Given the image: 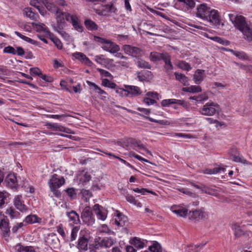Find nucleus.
Here are the masks:
<instances>
[{
	"mask_svg": "<svg viewBox=\"0 0 252 252\" xmlns=\"http://www.w3.org/2000/svg\"><path fill=\"white\" fill-rule=\"evenodd\" d=\"M56 23L54 28L64 39L68 42L72 41V37L63 29L66 24L65 21H70V14L62 11L60 9L55 14Z\"/></svg>",
	"mask_w": 252,
	"mask_h": 252,
	"instance_id": "f257e3e1",
	"label": "nucleus"
},
{
	"mask_svg": "<svg viewBox=\"0 0 252 252\" xmlns=\"http://www.w3.org/2000/svg\"><path fill=\"white\" fill-rule=\"evenodd\" d=\"M230 20L236 29L240 31L248 41L252 40V29L248 24L246 18L236 14H229Z\"/></svg>",
	"mask_w": 252,
	"mask_h": 252,
	"instance_id": "f03ea898",
	"label": "nucleus"
},
{
	"mask_svg": "<svg viewBox=\"0 0 252 252\" xmlns=\"http://www.w3.org/2000/svg\"><path fill=\"white\" fill-rule=\"evenodd\" d=\"M150 58L152 61L155 62L163 60L164 63L163 66L164 70L167 75H170L171 72L174 69V67L171 62V56L169 53L167 52H151Z\"/></svg>",
	"mask_w": 252,
	"mask_h": 252,
	"instance_id": "7ed1b4c3",
	"label": "nucleus"
},
{
	"mask_svg": "<svg viewBox=\"0 0 252 252\" xmlns=\"http://www.w3.org/2000/svg\"><path fill=\"white\" fill-rule=\"evenodd\" d=\"M93 38L94 41L101 45L102 49L105 51L114 54L120 50L119 46L110 40L96 35H94Z\"/></svg>",
	"mask_w": 252,
	"mask_h": 252,
	"instance_id": "20e7f679",
	"label": "nucleus"
},
{
	"mask_svg": "<svg viewBox=\"0 0 252 252\" xmlns=\"http://www.w3.org/2000/svg\"><path fill=\"white\" fill-rule=\"evenodd\" d=\"M125 89L120 88L116 90V92L121 94L123 96L132 97L140 95L142 91L137 86L132 85H124Z\"/></svg>",
	"mask_w": 252,
	"mask_h": 252,
	"instance_id": "39448f33",
	"label": "nucleus"
},
{
	"mask_svg": "<svg viewBox=\"0 0 252 252\" xmlns=\"http://www.w3.org/2000/svg\"><path fill=\"white\" fill-rule=\"evenodd\" d=\"M219 104L213 102H209L200 109L199 112L203 115L213 116L219 111Z\"/></svg>",
	"mask_w": 252,
	"mask_h": 252,
	"instance_id": "423d86ee",
	"label": "nucleus"
},
{
	"mask_svg": "<svg viewBox=\"0 0 252 252\" xmlns=\"http://www.w3.org/2000/svg\"><path fill=\"white\" fill-rule=\"evenodd\" d=\"M205 21L209 22L213 26H220L221 24V17L218 11L211 8Z\"/></svg>",
	"mask_w": 252,
	"mask_h": 252,
	"instance_id": "0eeeda50",
	"label": "nucleus"
},
{
	"mask_svg": "<svg viewBox=\"0 0 252 252\" xmlns=\"http://www.w3.org/2000/svg\"><path fill=\"white\" fill-rule=\"evenodd\" d=\"M58 177L57 174H54L48 181L49 186L52 191H56V189L60 188L65 183L63 178H59Z\"/></svg>",
	"mask_w": 252,
	"mask_h": 252,
	"instance_id": "6e6552de",
	"label": "nucleus"
},
{
	"mask_svg": "<svg viewBox=\"0 0 252 252\" xmlns=\"http://www.w3.org/2000/svg\"><path fill=\"white\" fill-rule=\"evenodd\" d=\"M207 216V213L205 211L203 208L198 210H194L189 211V219L198 221L205 219Z\"/></svg>",
	"mask_w": 252,
	"mask_h": 252,
	"instance_id": "1a4fd4ad",
	"label": "nucleus"
},
{
	"mask_svg": "<svg viewBox=\"0 0 252 252\" xmlns=\"http://www.w3.org/2000/svg\"><path fill=\"white\" fill-rule=\"evenodd\" d=\"M94 60L97 63L104 66L108 69L115 66V65L113 63V60L106 58L103 55L95 56L94 58Z\"/></svg>",
	"mask_w": 252,
	"mask_h": 252,
	"instance_id": "9d476101",
	"label": "nucleus"
},
{
	"mask_svg": "<svg viewBox=\"0 0 252 252\" xmlns=\"http://www.w3.org/2000/svg\"><path fill=\"white\" fill-rule=\"evenodd\" d=\"M122 49L126 54L133 57L137 58L142 55V50L136 47L125 45L123 46Z\"/></svg>",
	"mask_w": 252,
	"mask_h": 252,
	"instance_id": "9b49d317",
	"label": "nucleus"
},
{
	"mask_svg": "<svg viewBox=\"0 0 252 252\" xmlns=\"http://www.w3.org/2000/svg\"><path fill=\"white\" fill-rule=\"evenodd\" d=\"M91 179L90 173L85 170L80 171L78 172L76 176V181L79 185L85 186Z\"/></svg>",
	"mask_w": 252,
	"mask_h": 252,
	"instance_id": "f8f14e48",
	"label": "nucleus"
},
{
	"mask_svg": "<svg viewBox=\"0 0 252 252\" xmlns=\"http://www.w3.org/2000/svg\"><path fill=\"white\" fill-rule=\"evenodd\" d=\"M82 219L84 223L88 225H92L94 223L95 220L89 207H85L82 215Z\"/></svg>",
	"mask_w": 252,
	"mask_h": 252,
	"instance_id": "ddd939ff",
	"label": "nucleus"
},
{
	"mask_svg": "<svg viewBox=\"0 0 252 252\" xmlns=\"http://www.w3.org/2000/svg\"><path fill=\"white\" fill-rule=\"evenodd\" d=\"M88 240L84 236L80 237L78 241L77 248L80 252H96L94 249H88Z\"/></svg>",
	"mask_w": 252,
	"mask_h": 252,
	"instance_id": "4468645a",
	"label": "nucleus"
},
{
	"mask_svg": "<svg viewBox=\"0 0 252 252\" xmlns=\"http://www.w3.org/2000/svg\"><path fill=\"white\" fill-rule=\"evenodd\" d=\"M211 9L206 4H200L197 7L196 16L205 21L206 19L207 18V15L209 14Z\"/></svg>",
	"mask_w": 252,
	"mask_h": 252,
	"instance_id": "2eb2a0df",
	"label": "nucleus"
},
{
	"mask_svg": "<svg viewBox=\"0 0 252 252\" xmlns=\"http://www.w3.org/2000/svg\"><path fill=\"white\" fill-rule=\"evenodd\" d=\"M13 203L17 209L21 212H26L28 210L27 207L24 204L22 196L21 195L15 196Z\"/></svg>",
	"mask_w": 252,
	"mask_h": 252,
	"instance_id": "dca6fc26",
	"label": "nucleus"
},
{
	"mask_svg": "<svg viewBox=\"0 0 252 252\" xmlns=\"http://www.w3.org/2000/svg\"><path fill=\"white\" fill-rule=\"evenodd\" d=\"M4 182L6 185L11 189H15L17 186V181L15 175L13 174H8L5 178Z\"/></svg>",
	"mask_w": 252,
	"mask_h": 252,
	"instance_id": "f3484780",
	"label": "nucleus"
},
{
	"mask_svg": "<svg viewBox=\"0 0 252 252\" xmlns=\"http://www.w3.org/2000/svg\"><path fill=\"white\" fill-rule=\"evenodd\" d=\"M73 57L75 59L80 61L82 63L88 65L92 66L93 63L83 53L81 52H76L73 54Z\"/></svg>",
	"mask_w": 252,
	"mask_h": 252,
	"instance_id": "a211bd4d",
	"label": "nucleus"
},
{
	"mask_svg": "<svg viewBox=\"0 0 252 252\" xmlns=\"http://www.w3.org/2000/svg\"><path fill=\"white\" fill-rule=\"evenodd\" d=\"M66 215L68 218L69 221L70 222L69 225L79 224L80 223L79 216L76 212L71 211L67 213Z\"/></svg>",
	"mask_w": 252,
	"mask_h": 252,
	"instance_id": "6ab92c4d",
	"label": "nucleus"
},
{
	"mask_svg": "<svg viewBox=\"0 0 252 252\" xmlns=\"http://www.w3.org/2000/svg\"><path fill=\"white\" fill-rule=\"evenodd\" d=\"M127 218L119 212H117L116 218L115 219V223L118 226L122 227L125 225L127 222Z\"/></svg>",
	"mask_w": 252,
	"mask_h": 252,
	"instance_id": "aec40b11",
	"label": "nucleus"
},
{
	"mask_svg": "<svg viewBox=\"0 0 252 252\" xmlns=\"http://www.w3.org/2000/svg\"><path fill=\"white\" fill-rule=\"evenodd\" d=\"M94 210L98 219L103 221L106 220L107 217L106 211L101 209L100 206L98 204H96L94 205Z\"/></svg>",
	"mask_w": 252,
	"mask_h": 252,
	"instance_id": "412c9836",
	"label": "nucleus"
},
{
	"mask_svg": "<svg viewBox=\"0 0 252 252\" xmlns=\"http://www.w3.org/2000/svg\"><path fill=\"white\" fill-rule=\"evenodd\" d=\"M171 210L173 213L181 217H186L188 214L187 209L180 206H172Z\"/></svg>",
	"mask_w": 252,
	"mask_h": 252,
	"instance_id": "4be33fe9",
	"label": "nucleus"
},
{
	"mask_svg": "<svg viewBox=\"0 0 252 252\" xmlns=\"http://www.w3.org/2000/svg\"><path fill=\"white\" fill-rule=\"evenodd\" d=\"M74 29L79 32H82L83 30V27L79 22V19L76 15H70V21Z\"/></svg>",
	"mask_w": 252,
	"mask_h": 252,
	"instance_id": "5701e85b",
	"label": "nucleus"
},
{
	"mask_svg": "<svg viewBox=\"0 0 252 252\" xmlns=\"http://www.w3.org/2000/svg\"><path fill=\"white\" fill-rule=\"evenodd\" d=\"M46 241L51 246L55 248L59 242V240L56 234L52 233L46 237Z\"/></svg>",
	"mask_w": 252,
	"mask_h": 252,
	"instance_id": "b1692460",
	"label": "nucleus"
},
{
	"mask_svg": "<svg viewBox=\"0 0 252 252\" xmlns=\"http://www.w3.org/2000/svg\"><path fill=\"white\" fill-rule=\"evenodd\" d=\"M41 0L47 9L54 14L60 9L53 2L50 1L49 0Z\"/></svg>",
	"mask_w": 252,
	"mask_h": 252,
	"instance_id": "393cba45",
	"label": "nucleus"
},
{
	"mask_svg": "<svg viewBox=\"0 0 252 252\" xmlns=\"http://www.w3.org/2000/svg\"><path fill=\"white\" fill-rule=\"evenodd\" d=\"M8 222L5 219H1L0 221V229L2 231L3 236L6 237L9 235L10 229Z\"/></svg>",
	"mask_w": 252,
	"mask_h": 252,
	"instance_id": "a878e982",
	"label": "nucleus"
},
{
	"mask_svg": "<svg viewBox=\"0 0 252 252\" xmlns=\"http://www.w3.org/2000/svg\"><path fill=\"white\" fill-rule=\"evenodd\" d=\"M204 77V70L197 69L194 74L193 80L196 84H199L203 80Z\"/></svg>",
	"mask_w": 252,
	"mask_h": 252,
	"instance_id": "bb28decb",
	"label": "nucleus"
},
{
	"mask_svg": "<svg viewBox=\"0 0 252 252\" xmlns=\"http://www.w3.org/2000/svg\"><path fill=\"white\" fill-rule=\"evenodd\" d=\"M42 220L35 215H30L27 216L24 221L28 224H32L35 223H40L41 222Z\"/></svg>",
	"mask_w": 252,
	"mask_h": 252,
	"instance_id": "cd10ccee",
	"label": "nucleus"
},
{
	"mask_svg": "<svg viewBox=\"0 0 252 252\" xmlns=\"http://www.w3.org/2000/svg\"><path fill=\"white\" fill-rule=\"evenodd\" d=\"M23 14L31 20H36L38 15L32 10L30 7L25 8L23 10Z\"/></svg>",
	"mask_w": 252,
	"mask_h": 252,
	"instance_id": "c85d7f7f",
	"label": "nucleus"
},
{
	"mask_svg": "<svg viewBox=\"0 0 252 252\" xmlns=\"http://www.w3.org/2000/svg\"><path fill=\"white\" fill-rule=\"evenodd\" d=\"M32 25L35 29V30L37 32H48L47 30V27L43 23H34L32 22L31 23Z\"/></svg>",
	"mask_w": 252,
	"mask_h": 252,
	"instance_id": "c756f323",
	"label": "nucleus"
},
{
	"mask_svg": "<svg viewBox=\"0 0 252 252\" xmlns=\"http://www.w3.org/2000/svg\"><path fill=\"white\" fill-rule=\"evenodd\" d=\"M146 241L141 240L136 237L134 238L131 241V245L139 249L143 248L146 246Z\"/></svg>",
	"mask_w": 252,
	"mask_h": 252,
	"instance_id": "7c9ffc66",
	"label": "nucleus"
},
{
	"mask_svg": "<svg viewBox=\"0 0 252 252\" xmlns=\"http://www.w3.org/2000/svg\"><path fill=\"white\" fill-rule=\"evenodd\" d=\"M87 83L90 87L93 89L94 91H95L99 94L103 96H104V95L107 94V93L104 91L102 90L100 88H99L97 85H96L94 83H93L89 81H87Z\"/></svg>",
	"mask_w": 252,
	"mask_h": 252,
	"instance_id": "2f4dec72",
	"label": "nucleus"
},
{
	"mask_svg": "<svg viewBox=\"0 0 252 252\" xmlns=\"http://www.w3.org/2000/svg\"><path fill=\"white\" fill-rule=\"evenodd\" d=\"M14 33L15 34H16L18 37H19L20 38H21L23 40H24L28 43H30L32 45H36V46L38 45V42L37 41H36L34 40H33L30 37H28L26 36L23 35L19 32H18L17 31H15L14 32Z\"/></svg>",
	"mask_w": 252,
	"mask_h": 252,
	"instance_id": "473e14b6",
	"label": "nucleus"
},
{
	"mask_svg": "<svg viewBox=\"0 0 252 252\" xmlns=\"http://www.w3.org/2000/svg\"><path fill=\"white\" fill-rule=\"evenodd\" d=\"M174 75L175 76L176 79L180 81L184 86L187 85L188 84L189 79L188 77L184 74L175 72Z\"/></svg>",
	"mask_w": 252,
	"mask_h": 252,
	"instance_id": "72a5a7b5",
	"label": "nucleus"
},
{
	"mask_svg": "<svg viewBox=\"0 0 252 252\" xmlns=\"http://www.w3.org/2000/svg\"><path fill=\"white\" fill-rule=\"evenodd\" d=\"M84 24L86 28L89 31L97 30L98 29V26L96 23L90 19L86 20Z\"/></svg>",
	"mask_w": 252,
	"mask_h": 252,
	"instance_id": "f704fd0d",
	"label": "nucleus"
},
{
	"mask_svg": "<svg viewBox=\"0 0 252 252\" xmlns=\"http://www.w3.org/2000/svg\"><path fill=\"white\" fill-rule=\"evenodd\" d=\"M139 115L140 116H143L145 119L148 120L151 122L158 123L160 125H169L171 124V123L170 122H169L168 121H167L166 120H157L156 119H154L153 118H152L148 117V116H144L140 114H139Z\"/></svg>",
	"mask_w": 252,
	"mask_h": 252,
	"instance_id": "c9c22d12",
	"label": "nucleus"
},
{
	"mask_svg": "<svg viewBox=\"0 0 252 252\" xmlns=\"http://www.w3.org/2000/svg\"><path fill=\"white\" fill-rule=\"evenodd\" d=\"M115 241L111 238H105L101 241L100 245L105 248H110L114 244Z\"/></svg>",
	"mask_w": 252,
	"mask_h": 252,
	"instance_id": "e433bc0d",
	"label": "nucleus"
},
{
	"mask_svg": "<svg viewBox=\"0 0 252 252\" xmlns=\"http://www.w3.org/2000/svg\"><path fill=\"white\" fill-rule=\"evenodd\" d=\"M175 64L177 67L183 70L189 71L191 69L190 65L184 61H178Z\"/></svg>",
	"mask_w": 252,
	"mask_h": 252,
	"instance_id": "4c0bfd02",
	"label": "nucleus"
},
{
	"mask_svg": "<svg viewBox=\"0 0 252 252\" xmlns=\"http://www.w3.org/2000/svg\"><path fill=\"white\" fill-rule=\"evenodd\" d=\"M183 91L192 93H199L201 91V88L198 86H191L189 87L183 88Z\"/></svg>",
	"mask_w": 252,
	"mask_h": 252,
	"instance_id": "58836bf2",
	"label": "nucleus"
},
{
	"mask_svg": "<svg viewBox=\"0 0 252 252\" xmlns=\"http://www.w3.org/2000/svg\"><path fill=\"white\" fill-rule=\"evenodd\" d=\"M8 196L9 193L7 192L0 191V208H2L7 203Z\"/></svg>",
	"mask_w": 252,
	"mask_h": 252,
	"instance_id": "ea45409f",
	"label": "nucleus"
},
{
	"mask_svg": "<svg viewBox=\"0 0 252 252\" xmlns=\"http://www.w3.org/2000/svg\"><path fill=\"white\" fill-rule=\"evenodd\" d=\"M16 252H35L34 248L32 247L20 245L16 247Z\"/></svg>",
	"mask_w": 252,
	"mask_h": 252,
	"instance_id": "a19ab883",
	"label": "nucleus"
},
{
	"mask_svg": "<svg viewBox=\"0 0 252 252\" xmlns=\"http://www.w3.org/2000/svg\"><path fill=\"white\" fill-rule=\"evenodd\" d=\"M230 52H231L234 56L237 57L240 59L241 60H248V57L246 55V54L242 51H234L233 50L230 49L229 50Z\"/></svg>",
	"mask_w": 252,
	"mask_h": 252,
	"instance_id": "79ce46f5",
	"label": "nucleus"
},
{
	"mask_svg": "<svg viewBox=\"0 0 252 252\" xmlns=\"http://www.w3.org/2000/svg\"><path fill=\"white\" fill-rule=\"evenodd\" d=\"M224 168L221 167H216L213 169H206L203 171L204 174H215L220 172L221 170L224 171Z\"/></svg>",
	"mask_w": 252,
	"mask_h": 252,
	"instance_id": "37998d69",
	"label": "nucleus"
},
{
	"mask_svg": "<svg viewBox=\"0 0 252 252\" xmlns=\"http://www.w3.org/2000/svg\"><path fill=\"white\" fill-rule=\"evenodd\" d=\"M149 250L151 252H161V247L159 243L156 242L153 244L149 247Z\"/></svg>",
	"mask_w": 252,
	"mask_h": 252,
	"instance_id": "c03bdc74",
	"label": "nucleus"
},
{
	"mask_svg": "<svg viewBox=\"0 0 252 252\" xmlns=\"http://www.w3.org/2000/svg\"><path fill=\"white\" fill-rule=\"evenodd\" d=\"M136 65L139 68L150 69L151 65L147 62L143 60H138L136 62Z\"/></svg>",
	"mask_w": 252,
	"mask_h": 252,
	"instance_id": "a18cd8bd",
	"label": "nucleus"
},
{
	"mask_svg": "<svg viewBox=\"0 0 252 252\" xmlns=\"http://www.w3.org/2000/svg\"><path fill=\"white\" fill-rule=\"evenodd\" d=\"M206 36L211 40L215 41L218 43H220L222 45H227L229 43V41L227 40H224L222 38L218 36L209 37L208 35Z\"/></svg>",
	"mask_w": 252,
	"mask_h": 252,
	"instance_id": "49530a36",
	"label": "nucleus"
},
{
	"mask_svg": "<svg viewBox=\"0 0 252 252\" xmlns=\"http://www.w3.org/2000/svg\"><path fill=\"white\" fill-rule=\"evenodd\" d=\"M203 246L201 245H191L189 246L186 249V252H198Z\"/></svg>",
	"mask_w": 252,
	"mask_h": 252,
	"instance_id": "de8ad7c7",
	"label": "nucleus"
},
{
	"mask_svg": "<svg viewBox=\"0 0 252 252\" xmlns=\"http://www.w3.org/2000/svg\"><path fill=\"white\" fill-rule=\"evenodd\" d=\"M102 85L105 87H107L111 89L115 88L116 85L113 82L110 81L107 79H102Z\"/></svg>",
	"mask_w": 252,
	"mask_h": 252,
	"instance_id": "09e8293b",
	"label": "nucleus"
},
{
	"mask_svg": "<svg viewBox=\"0 0 252 252\" xmlns=\"http://www.w3.org/2000/svg\"><path fill=\"white\" fill-rule=\"evenodd\" d=\"M151 74V72L149 71H142L137 74V78L140 81H144L147 79L145 75H149Z\"/></svg>",
	"mask_w": 252,
	"mask_h": 252,
	"instance_id": "8fccbe9b",
	"label": "nucleus"
},
{
	"mask_svg": "<svg viewBox=\"0 0 252 252\" xmlns=\"http://www.w3.org/2000/svg\"><path fill=\"white\" fill-rule=\"evenodd\" d=\"M133 191L135 192L140 193L142 195H145L146 192L150 193L152 194L155 195L156 193L151 190H147L146 189L142 188V189H139V188H135L133 189Z\"/></svg>",
	"mask_w": 252,
	"mask_h": 252,
	"instance_id": "3c124183",
	"label": "nucleus"
},
{
	"mask_svg": "<svg viewBox=\"0 0 252 252\" xmlns=\"http://www.w3.org/2000/svg\"><path fill=\"white\" fill-rule=\"evenodd\" d=\"M80 229V226L77 225L73 227L71 233V240L74 241L76 239L78 231Z\"/></svg>",
	"mask_w": 252,
	"mask_h": 252,
	"instance_id": "603ef678",
	"label": "nucleus"
},
{
	"mask_svg": "<svg viewBox=\"0 0 252 252\" xmlns=\"http://www.w3.org/2000/svg\"><path fill=\"white\" fill-rule=\"evenodd\" d=\"M57 131L63 132L66 133L74 134V132L70 129L64 127L63 126L60 125H58Z\"/></svg>",
	"mask_w": 252,
	"mask_h": 252,
	"instance_id": "864d4df0",
	"label": "nucleus"
},
{
	"mask_svg": "<svg viewBox=\"0 0 252 252\" xmlns=\"http://www.w3.org/2000/svg\"><path fill=\"white\" fill-rule=\"evenodd\" d=\"M135 147H137L139 150L144 151L146 153L151 155V153L144 146V145L141 144L140 142H136L134 144Z\"/></svg>",
	"mask_w": 252,
	"mask_h": 252,
	"instance_id": "5fc2aeb1",
	"label": "nucleus"
},
{
	"mask_svg": "<svg viewBox=\"0 0 252 252\" xmlns=\"http://www.w3.org/2000/svg\"><path fill=\"white\" fill-rule=\"evenodd\" d=\"M11 219L16 218L19 215L18 212L15 211L14 209L10 208L7 210L6 213Z\"/></svg>",
	"mask_w": 252,
	"mask_h": 252,
	"instance_id": "6e6d98bb",
	"label": "nucleus"
},
{
	"mask_svg": "<svg viewBox=\"0 0 252 252\" xmlns=\"http://www.w3.org/2000/svg\"><path fill=\"white\" fill-rule=\"evenodd\" d=\"M175 101L174 98L164 99L161 101V104L163 107H167L170 104H174Z\"/></svg>",
	"mask_w": 252,
	"mask_h": 252,
	"instance_id": "4d7b16f0",
	"label": "nucleus"
},
{
	"mask_svg": "<svg viewBox=\"0 0 252 252\" xmlns=\"http://www.w3.org/2000/svg\"><path fill=\"white\" fill-rule=\"evenodd\" d=\"M52 41L54 43L55 45L59 49H61L63 47V45L61 41L57 37H53L51 38Z\"/></svg>",
	"mask_w": 252,
	"mask_h": 252,
	"instance_id": "13d9d810",
	"label": "nucleus"
},
{
	"mask_svg": "<svg viewBox=\"0 0 252 252\" xmlns=\"http://www.w3.org/2000/svg\"><path fill=\"white\" fill-rule=\"evenodd\" d=\"M174 136H177L179 137H182L184 138H196L195 136H193L190 134H186L183 133H175L174 135Z\"/></svg>",
	"mask_w": 252,
	"mask_h": 252,
	"instance_id": "bf43d9fd",
	"label": "nucleus"
},
{
	"mask_svg": "<svg viewBox=\"0 0 252 252\" xmlns=\"http://www.w3.org/2000/svg\"><path fill=\"white\" fill-rule=\"evenodd\" d=\"M179 191L183 193L184 194H187L190 196L194 197L195 196V194L191 192L189 189L186 188H180L178 189Z\"/></svg>",
	"mask_w": 252,
	"mask_h": 252,
	"instance_id": "052dcab7",
	"label": "nucleus"
},
{
	"mask_svg": "<svg viewBox=\"0 0 252 252\" xmlns=\"http://www.w3.org/2000/svg\"><path fill=\"white\" fill-rule=\"evenodd\" d=\"M4 53L11 54L12 55H16L15 49L12 46H8L5 47L3 49Z\"/></svg>",
	"mask_w": 252,
	"mask_h": 252,
	"instance_id": "680f3d73",
	"label": "nucleus"
},
{
	"mask_svg": "<svg viewBox=\"0 0 252 252\" xmlns=\"http://www.w3.org/2000/svg\"><path fill=\"white\" fill-rule=\"evenodd\" d=\"M30 71L32 74L40 76L41 75L42 72L40 69L37 67H32L30 69Z\"/></svg>",
	"mask_w": 252,
	"mask_h": 252,
	"instance_id": "e2e57ef3",
	"label": "nucleus"
},
{
	"mask_svg": "<svg viewBox=\"0 0 252 252\" xmlns=\"http://www.w3.org/2000/svg\"><path fill=\"white\" fill-rule=\"evenodd\" d=\"M97 70L99 71L101 76L102 77H110V78L112 77V75L111 74V73L105 70H104L103 69L98 68Z\"/></svg>",
	"mask_w": 252,
	"mask_h": 252,
	"instance_id": "0e129e2a",
	"label": "nucleus"
},
{
	"mask_svg": "<svg viewBox=\"0 0 252 252\" xmlns=\"http://www.w3.org/2000/svg\"><path fill=\"white\" fill-rule=\"evenodd\" d=\"M81 193L86 200L89 199L92 196V192L89 190L82 189Z\"/></svg>",
	"mask_w": 252,
	"mask_h": 252,
	"instance_id": "69168bd1",
	"label": "nucleus"
},
{
	"mask_svg": "<svg viewBox=\"0 0 252 252\" xmlns=\"http://www.w3.org/2000/svg\"><path fill=\"white\" fill-rule=\"evenodd\" d=\"M143 102L147 105L149 106L154 104L156 101L154 99L150 98L148 97H145L143 98Z\"/></svg>",
	"mask_w": 252,
	"mask_h": 252,
	"instance_id": "338daca9",
	"label": "nucleus"
},
{
	"mask_svg": "<svg viewBox=\"0 0 252 252\" xmlns=\"http://www.w3.org/2000/svg\"><path fill=\"white\" fill-rule=\"evenodd\" d=\"M233 160L237 162H241L244 164L247 163V160L244 159L242 157L234 156L233 158Z\"/></svg>",
	"mask_w": 252,
	"mask_h": 252,
	"instance_id": "774afa93",
	"label": "nucleus"
}]
</instances>
